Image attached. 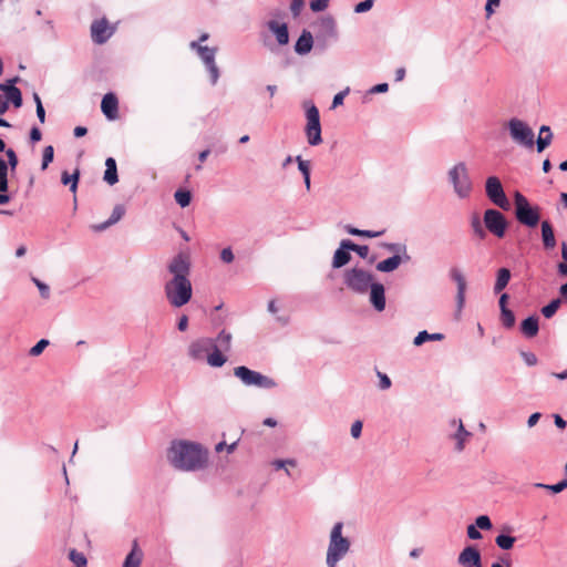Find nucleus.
I'll list each match as a JSON object with an SVG mask.
<instances>
[{"label":"nucleus","instance_id":"nucleus-1","mask_svg":"<svg viewBox=\"0 0 567 567\" xmlns=\"http://www.w3.org/2000/svg\"><path fill=\"white\" fill-rule=\"evenodd\" d=\"M166 458L178 471L198 472L207 468L209 453L200 443L181 439L171 442Z\"/></svg>","mask_w":567,"mask_h":567},{"label":"nucleus","instance_id":"nucleus-2","mask_svg":"<svg viewBox=\"0 0 567 567\" xmlns=\"http://www.w3.org/2000/svg\"><path fill=\"white\" fill-rule=\"evenodd\" d=\"M172 275L164 284V296L173 308L187 305L193 296V286L189 279L190 265L186 257L178 255L168 265Z\"/></svg>","mask_w":567,"mask_h":567},{"label":"nucleus","instance_id":"nucleus-3","mask_svg":"<svg viewBox=\"0 0 567 567\" xmlns=\"http://www.w3.org/2000/svg\"><path fill=\"white\" fill-rule=\"evenodd\" d=\"M343 523H336L329 535V544L326 554V564L328 567H338V563L343 559L351 548V542L342 535Z\"/></svg>","mask_w":567,"mask_h":567},{"label":"nucleus","instance_id":"nucleus-4","mask_svg":"<svg viewBox=\"0 0 567 567\" xmlns=\"http://www.w3.org/2000/svg\"><path fill=\"white\" fill-rule=\"evenodd\" d=\"M447 178L453 187V192L460 199H466L473 190V182L468 174V168L464 162L452 166L447 172Z\"/></svg>","mask_w":567,"mask_h":567},{"label":"nucleus","instance_id":"nucleus-5","mask_svg":"<svg viewBox=\"0 0 567 567\" xmlns=\"http://www.w3.org/2000/svg\"><path fill=\"white\" fill-rule=\"evenodd\" d=\"M504 126L507 128L511 140L518 146L532 150L535 144L533 128L518 117L509 118Z\"/></svg>","mask_w":567,"mask_h":567},{"label":"nucleus","instance_id":"nucleus-6","mask_svg":"<svg viewBox=\"0 0 567 567\" xmlns=\"http://www.w3.org/2000/svg\"><path fill=\"white\" fill-rule=\"evenodd\" d=\"M344 284L357 293H365L373 285L374 275L361 267H353L344 271Z\"/></svg>","mask_w":567,"mask_h":567},{"label":"nucleus","instance_id":"nucleus-7","mask_svg":"<svg viewBox=\"0 0 567 567\" xmlns=\"http://www.w3.org/2000/svg\"><path fill=\"white\" fill-rule=\"evenodd\" d=\"M234 375L239 379L246 386H256L259 389H274L278 384L277 382L258 371L250 370L245 365L236 367L234 369Z\"/></svg>","mask_w":567,"mask_h":567},{"label":"nucleus","instance_id":"nucleus-8","mask_svg":"<svg viewBox=\"0 0 567 567\" xmlns=\"http://www.w3.org/2000/svg\"><path fill=\"white\" fill-rule=\"evenodd\" d=\"M514 203L517 220L527 227H535L540 218L538 207H533L528 199L519 192L515 193Z\"/></svg>","mask_w":567,"mask_h":567},{"label":"nucleus","instance_id":"nucleus-9","mask_svg":"<svg viewBox=\"0 0 567 567\" xmlns=\"http://www.w3.org/2000/svg\"><path fill=\"white\" fill-rule=\"evenodd\" d=\"M233 336L226 330H221L217 338L214 339L215 346L213 352L207 355V363L213 368H220L227 362V357L223 352H227L231 347Z\"/></svg>","mask_w":567,"mask_h":567},{"label":"nucleus","instance_id":"nucleus-10","mask_svg":"<svg viewBox=\"0 0 567 567\" xmlns=\"http://www.w3.org/2000/svg\"><path fill=\"white\" fill-rule=\"evenodd\" d=\"M306 117H307V125H306L307 142L311 146H317L322 142V137H321V125H320L319 111L313 104H307Z\"/></svg>","mask_w":567,"mask_h":567},{"label":"nucleus","instance_id":"nucleus-11","mask_svg":"<svg viewBox=\"0 0 567 567\" xmlns=\"http://www.w3.org/2000/svg\"><path fill=\"white\" fill-rule=\"evenodd\" d=\"M485 192L488 199L499 208L504 210H508L511 208V203L498 177L489 176L486 179Z\"/></svg>","mask_w":567,"mask_h":567},{"label":"nucleus","instance_id":"nucleus-12","mask_svg":"<svg viewBox=\"0 0 567 567\" xmlns=\"http://www.w3.org/2000/svg\"><path fill=\"white\" fill-rule=\"evenodd\" d=\"M484 225L486 229L497 238H503L507 229V221L504 215L496 209H487L484 213Z\"/></svg>","mask_w":567,"mask_h":567},{"label":"nucleus","instance_id":"nucleus-13","mask_svg":"<svg viewBox=\"0 0 567 567\" xmlns=\"http://www.w3.org/2000/svg\"><path fill=\"white\" fill-rule=\"evenodd\" d=\"M215 341L212 338H199L189 343L187 353L195 361H207V355L213 352Z\"/></svg>","mask_w":567,"mask_h":567},{"label":"nucleus","instance_id":"nucleus-14","mask_svg":"<svg viewBox=\"0 0 567 567\" xmlns=\"http://www.w3.org/2000/svg\"><path fill=\"white\" fill-rule=\"evenodd\" d=\"M450 426L454 430L450 435V439L454 442V451L462 453L466 443L472 437V433L464 427L462 420H451Z\"/></svg>","mask_w":567,"mask_h":567},{"label":"nucleus","instance_id":"nucleus-15","mask_svg":"<svg viewBox=\"0 0 567 567\" xmlns=\"http://www.w3.org/2000/svg\"><path fill=\"white\" fill-rule=\"evenodd\" d=\"M450 277L455 281L456 291V315L458 316L465 305V292H466V279L461 269L454 267L450 270Z\"/></svg>","mask_w":567,"mask_h":567},{"label":"nucleus","instance_id":"nucleus-16","mask_svg":"<svg viewBox=\"0 0 567 567\" xmlns=\"http://www.w3.org/2000/svg\"><path fill=\"white\" fill-rule=\"evenodd\" d=\"M216 49L209 47H198V55L205 63L209 74L212 84L215 85L219 79V70L215 63Z\"/></svg>","mask_w":567,"mask_h":567},{"label":"nucleus","instance_id":"nucleus-17","mask_svg":"<svg viewBox=\"0 0 567 567\" xmlns=\"http://www.w3.org/2000/svg\"><path fill=\"white\" fill-rule=\"evenodd\" d=\"M457 564L462 567H483L480 550L474 546H466L460 553Z\"/></svg>","mask_w":567,"mask_h":567},{"label":"nucleus","instance_id":"nucleus-18","mask_svg":"<svg viewBox=\"0 0 567 567\" xmlns=\"http://www.w3.org/2000/svg\"><path fill=\"white\" fill-rule=\"evenodd\" d=\"M112 33L113 29L105 19L94 21L91 25V35L95 43H104Z\"/></svg>","mask_w":567,"mask_h":567},{"label":"nucleus","instance_id":"nucleus-19","mask_svg":"<svg viewBox=\"0 0 567 567\" xmlns=\"http://www.w3.org/2000/svg\"><path fill=\"white\" fill-rule=\"evenodd\" d=\"M370 290V302L377 311H383L385 309V296L384 286L381 282L374 281L369 288Z\"/></svg>","mask_w":567,"mask_h":567},{"label":"nucleus","instance_id":"nucleus-20","mask_svg":"<svg viewBox=\"0 0 567 567\" xmlns=\"http://www.w3.org/2000/svg\"><path fill=\"white\" fill-rule=\"evenodd\" d=\"M101 110L109 120H115L118 115L117 97L113 93H107L101 102Z\"/></svg>","mask_w":567,"mask_h":567},{"label":"nucleus","instance_id":"nucleus-21","mask_svg":"<svg viewBox=\"0 0 567 567\" xmlns=\"http://www.w3.org/2000/svg\"><path fill=\"white\" fill-rule=\"evenodd\" d=\"M411 256H392L377 264L375 268L381 272H392L399 268L402 262H409Z\"/></svg>","mask_w":567,"mask_h":567},{"label":"nucleus","instance_id":"nucleus-22","mask_svg":"<svg viewBox=\"0 0 567 567\" xmlns=\"http://www.w3.org/2000/svg\"><path fill=\"white\" fill-rule=\"evenodd\" d=\"M144 557L137 540H133L131 551L126 555L123 567H140Z\"/></svg>","mask_w":567,"mask_h":567},{"label":"nucleus","instance_id":"nucleus-23","mask_svg":"<svg viewBox=\"0 0 567 567\" xmlns=\"http://www.w3.org/2000/svg\"><path fill=\"white\" fill-rule=\"evenodd\" d=\"M124 214H125V207L123 205H116L113 208L112 214L106 221H104L102 224L92 225L91 228L94 231H103L106 228H109L110 226L116 224L124 216Z\"/></svg>","mask_w":567,"mask_h":567},{"label":"nucleus","instance_id":"nucleus-24","mask_svg":"<svg viewBox=\"0 0 567 567\" xmlns=\"http://www.w3.org/2000/svg\"><path fill=\"white\" fill-rule=\"evenodd\" d=\"M269 30L275 34L277 42L280 45H286L289 42L288 27L286 23H279L277 21L268 22Z\"/></svg>","mask_w":567,"mask_h":567},{"label":"nucleus","instance_id":"nucleus-25","mask_svg":"<svg viewBox=\"0 0 567 567\" xmlns=\"http://www.w3.org/2000/svg\"><path fill=\"white\" fill-rule=\"evenodd\" d=\"M320 35L323 38H336L337 37V27L336 21L331 16L322 17L318 21Z\"/></svg>","mask_w":567,"mask_h":567},{"label":"nucleus","instance_id":"nucleus-26","mask_svg":"<svg viewBox=\"0 0 567 567\" xmlns=\"http://www.w3.org/2000/svg\"><path fill=\"white\" fill-rule=\"evenodd\" d=\"M312 45L313 38L311 32L303 30L295 44V51L300 55H305L311 51Z\"/></svg>","mask_w":567,"mask_h":567},{"label":"nucleus","instance_id":"nucleus-27","mask_svg":"<svg viewBox=\"0 0 567 567\" xmlns=\"http://www.w3.org/2000/svg\"><path fill=\"white\" fill-rule=\"evenodd\" d=\"M542 239L546 249H553L556 246V238L554 229L549 221L544 220L542 223Z\"/></svg>","mask_w":567,"mask_h":567},{"label":"nucleus","instance_id":"nucleus-28","mask_svg":"<svg viewBox=\"0 0 567 567\" xmlns=\"http://www.w3.org/2000/svg\"><path fill=\"white\" fill-rule=\"evenodd\" d=\"M553 140V133L550 131V127L547 125H543L539 128V134L536 140L537 144V152L542 153L545 148H547Z\"/></svg>","mask_w":567,"mask_h":567},{"label":"nucleus","instance_id":"nucleus-29","mask_svg":"<svg viewBox=\"0 0 567 567\" xmlns=\"http://www.w3.org/2000/svg\"><path fill=\"white\" fill-rule=\"evenodd\" d=\"M538 329V317L536 316L528 317L520 324V330L527 338L535 337Z\"/></svg>","mask_w":567,"mask_h":567},{"label":"nucleus","instance_id":"nucleus-30","mask_svg":"<svg viewBox=\"0 0 567 567\" xmlns=\"http://www.w3.org/2000/svg\"><path fill=\"white\" fill-rule=\"evenodd\" d=\"M105 166H106V169L104 172V181L109 185H114L118 181L115 159L112 157H109L105 161Z\"/></svg>","mask_w":567,"mask_h":567},{"label":"nucleus","instance_id":"nucleus-31","mask_svg":"<svg viewBox=\"0 0 567 567\" xmlns=\"http://www.w3.org/2000/svg\"><path fill=\"white\" fill-rule=\"evenodd\" d=\"M511 271L507 268H501L497 271L496 281L494 285V292L499 293L509 282Z\"/></svg>","mask_w":567,"mask_h":567},{"label":"nucleus","instance_id":"nucleus-32","mask_svg":"<svg viewBox=\"0 0 567 567\" xmlns=\"http://www.w3.org/2000/svg\"><path fill=\"white\" fill-rule=\"evenodd\" d=\"M351 259V255L348 249L341 248V246L334 251L332 267L341 268L347 265Z\"/></svg>","mask_w":567,"mask_h":567},{"label":"nucleus","instance_id":"nucleus-33","mask_svg":"<svg viewBox=\"0 0 567 567\" xmlns=\"http://www.w3.org/2000/svg\"><path fill=\"white\" fill-rule=\"evenodd\" d=\"M444 339V334L442 333H429L423 330L417 333V336L413 340V344L415 347L422 346L426 341H441Z\"/></svg>","mask_w":567,"mask_h":567},{"label":"nucleus","instance_id":"nucleus-34","mask_svg":"<svg viewBox=\"0 0 567 567\" xmlns=\"http://www.w3.org/2000/svg\"><path fill=\"white\" fill-rule=\"evenodd\" d=\"M3 96L7 99L8 104L11 102L16 107H20L22 105V94L17 86L8 87L7 95Z\"/></svg>","mask_w":567,"mask_h":567},{"label":"nucleus","instance_id":"nucleus-35","mask_svg":"<svg viewBox=\"0 0 567 567\" xmlns=\"http://www.w3.org/2000/svg\"><path fill=\"white\" fill-rule=\"evenodd\" d=\"M80 173L79 171H75L74 174L69 175L66 171H64L61 175V182L63 185H69L70 190L72 193L76 192L78 183H79Z\"/></svg>","mask_w":567,"mask_h":567},{"label":"nucleus","instance_id":"nucleus-36","mask_svg":"<svg viewBox=\"0 0 567 567\" xmlns=\"http://www.w3.org/2000/svg\"><path fill=\"white\" fill-rule=\"evenodd\" d=\"M341 248H346L348 250L355 251L362 258H365L369 254L368 246H360V245H357L348 239H343L341 241Z\"/></svg>","mask_w":567,"mask_h":567},{"label":"nucleus","instance_id":"nucleus-37","mask_svg":"<svg viewBox=\"0 0 567 567\" xmlns=\"http://www.w3.org/2000/svg\"><path fill=\"white\" fill-rule=\"evenodd\" d=\"M515 537L504 534H501L495 538L496 545L504 550L512 549L515 544Z\"/></svg>","mask_w":567,"mask_h":567},{"label":"nucleus","instance_id":"nucleus-38","mask_svg":"<svg viewBox=\"0 0 567 567\" xmlns=\"http://www.w3.org/2000/svg\"><path fill=\"white\" fill-rule=\"evenodd\" d=\"M174 198L176 203L184 208L190 204L192 193L189 190L178 189L175 192Z\"/></svg>","mask_w":567,"mask_h":567},{"label":"nucleus","instance_id":"nucleus-39","mask_svg":"<svg viewBox=\"0 0 567 567\" xmlns=\"http://www.w3.org/2000/svg\"><path fill=\"white\" fill-rule=\"evenodd\" d=\"M383 247L391 252H394L393 256H410L408 254L406 245L400 243H385Z\"/></svg>","mask_w":567,"mask_h":567},{"label":"nucleus","instance_id":"nucleus-40","mask_svg":"<svg viewBox=\"0 0 567 567\" xmlns=\"http://www.w3.org/2000/svg\"><path fill=\"white\" fill-rule=\"evenodd\" d=\"M271 466L275 470H285L287 475H290L288 467H296L297 461L295 458L275 460L271 462Z\"/></svg>","mask_w":567,"mask_h":567},{"label":"nucleus","instance_id":"nucleus-41","mask_svg":"<svg viewBox=\"0 0 567 567\" xmlns=\"http://www.w3.org/2000/svg\"><path fill=\"white\" fill-rule=\"evenodd\" d=\"M534 486L536 488L547 489V491H550V492L557 494V493L563 492L565 488H567V480H563V481H560V482H558L557 484H554V485L536 483V484H534Z\"/></svg>","mask_w":567,"mask_h":567},{"label":"nucleus","instance_id":"nucleus-42","mask_svg":"<svg viewBox=\"0 0 567 567\" xmlns=\"http://www.w3.org/2000/svg\"><path fill=\"white\" fill-rule=\"evenodd\" d=\"M8 190V164L3 158H0V192Z\"/></svg>","mask_w":567,"mask_h":567},{"label":"nucleus","instance_id":"nucleus-43","mask_svg":"<svg viewBox=\"0 0 567 567\" xmlns=\"http://www.w3.org/2000/svg\"><path fill=\"white\" fill-rule=\"evenodd\" d=\"M559 276L567 277V244H561V261L557 265Z\"/></svg>","mask_w":567,"mask_h":567},{"label":"nucleus","instance_id":"nucleus-44","mask_svg":"<svg viewBox=\"0 0 567 567\" xmlns=\"http://www.w3.org/2000/svg\"><path fill=\"white\" fill-rule=\"evenodd\" d=\"M560 303H561V300L560 299H554L551 300L547 306H545L543 309H542V313L545 318H551L556 311L558 310V308L560 307Z\"/></svg>","mask_w":567,"mask_h":567},{"label":"nucleus","instance_id":"nucleus-45","mask_svg":"<svg viewBox=\"0 0 567 567\" xmlns=\"http://www.w3.org/2000/svg\"><path fill=\"white\" fill-rule=\"evenodd\" d=\"M501 320L503 326L507 329L513 328L515 324V316L509 309L501 310Z\"/></svg>","mask_w":567,"mask_h":567},{"label":"nucleus","instance_id":"nucleus-46","mask_svg":"<svg viewBox=\"0 0 567 567\" xmlns=\"http://www.w3.org/2000/svg\"><path fill=\"white\" fill-rule=\"evenodd\" d=\"M471 226L473 228V233L476 237H478L480 239H484L486 237V231L485 229L483 228L482 226V223L480 220V217L478 216H474L471 220Z\"/></svg>","mask_w":567,"mask_h":567},{"label":"nucleus","instance_id":"nucleus-47","mask_svg":"<svg viewBox=\"0 0 567 567\" xmlns=\"http://www.w3.org/2000/svg\"><path fill=\"white\" fill-rule=\"evenodd\" d=\"M69 558L76 565V567H82L86 565L85 556L75 549L70 550Z\"/></svg>","mask_w":567,"mask_h":567},{"label":"nucleus","instance_id":"nucleus-48","mask_svg":"<svg viewBox=\"0 0 567 567\" xmlns=\"http://www.w3.org/2000/svg\"><path fill=\"white\" fill-rule=\"evenodd\" d=\"M53 157H54L53 146H51V145L45 146L43 150L41 168L45 169L49 166V164L53 161Z\"/></svg>","mask_w":567,"mask_h":567},{"label":"nucleus","instance_id":"nucleus-49","mask_svg":"<svg viewBox=\"0 0 567 567\" xmlns=\"http://www.w3.org/2000/svg\"><path fill=\"white\" fill-rule=\"evenodd\" d=\"M48 346L49 341L47 339H41L30 349L29 354L32 357H37L41 354Z\"/></svg>","mask_w":567,"mask_h":567},{"label":"nucleus","instance_id":"nucleus-50","mask_svg":"<svg viewBox=\"0 0 567 567\" xmlns=\"http://www.w3.org/2000/svg\"><path fill=\"white\" fill-rule=\"evenodd\" d=\"M475 526L480 529L488 530L492 528V522L488 516L481 515L475 519Z\"/></svg>","mask_w":567,"mask_h":567},{"label":"nucleus","instance_id":"nucleus-51","mask_svg":"<svg viewBox=\"0 0 567 567\" xmlns=\"http://www.w3.org/2000/svg\"><path fill=\"white\" fill-rule=\"evenodd\" d=\"M296 161L298 163V168L302 176L310 175V162L302 159L301 156H297Z\"/></svg>","mask_w":567,"mask_h":567},{"label":"nucleus","instance_id":"nucleus-52","mask_svg":"<svg viewBox=\"0 0 567 567\" xmlns=\"http://www.w3.org/2000/svg\"><path fill=\"white\" fill-rule=\"evenodd\" d=\"M32 281L38 287L41 297L44 298V299H48L50 297V288H49V286L47 284L40 281L37 278H32Z\"/></svg>","mask_w":567,"mask_h":567},{"label":"nucleus","instance_id":"nucleus-53","mask_svg":"<svg viewBox=\"0 0 567 567\" xmlns=\"http://www.w3.org/2000/svg\"><path fill=\"white\" fill-rule=\"evenodd\" d=\"M520 357L528 367L536 365L538 362L537 357L533 352L522 351Z\"/></svg>","mask_w":567,"mask_h":567},{"label":"nucleus","instance_id":"nucleus-54","mask_svg":"<svg viewBox=\"0 0 567 567\" xmlns=\"http://www.w3.org/2000/svg\"><path fill=\"white\" fill-rule=\"evenodd\" d=\"M374 0H364L354 7L355 13H363L372 9Z\"/></svg>","mask_w":567,"mask_h":567},{"label":"nucleus","instance_id":"nucleus-55","mask_svg":"<svg viewBox=\"0 0 567 567\" xmlns=\"http://www.w3.org/2000/svg\"><path fill=\"white\" fill-rule=\"evenodd\" d=\"M350 89L346 87L343 91L337 93L332 101V109L338 107L343 104L344 97L349 94Z\"/></svg>","mask_w":567,"mask_h":567},{"label":"nucleus","instance_id":"nucleus-56","mask_svg":"<svg viewBox=\"0 0 567 567\" xmlns=\"http://www.w3.org/2000/svg\"><path fill=\"white\" fill-rule=\"evenodd\" d=\"M329 0H311L310 8L315 12L323 11L327 9Z\"/></svg>","mask_w":567,"mask_h":567},{"label":"nucleus","instance_id":"nucleus-57","mask_svg":"<svg viewBox=\"0 0 567 567\" xmlns=\"http://www.w3.org/2000/svg\"><path fill=\"white\" fill-rule=\"evenodd\" d=\"M220 259L226 262V264H230L234 261L235 259V256H234V252L231 250V248L227 247V248H224L221 251H220Z\"/></svg>","mask_w":567,"mask_h":567},{"label":"nucleus","instance_id":"nucleus-58","mask_svg":"<svg viewBox=\"0 0 567 567\" xmlns=\"http://www.w3.org/2000/svg\"><path fill=\"white\" fill-rule=\"evenodd\" d=\"M378 378L380 380L379 388L381 390H388L391 386V380L386 374L378 372Z\"/></svg>","mask_w":567,"mask_h":567},{"label":"nucleus","instance_id":"nucleus-59","mask_svg":"<svg viewBox=\"0 0 567 567\" xmlns=\"http://www.w3.org/2000/svg\"><path fill=\"white\" fill-rule=\"evenodd\" d=\"M362 422L361 421H354L351 425V436L353 439H359L361 436V432H362Z\"/></svg>","mask_w":567,"mask_h":567},{"label":"nucleus","instance_id":"nucleus-60","mask_svg":"<svg viewBox=\"0 0 567 567\" xmlns=\"http://www.w3.org/2000/svg\"><path fill=\"white\" fill-rule=\"evenodd\" d=\"M466 532L471 539L477 540L482 538V534L475 525H468Z\"/></svg>","mask_w":567,"mask_h":567},{"label":"nucleus","instance_id":"nucleus-61","mask_svg":"<svg viewBox=\"0 0 567 567\" xmlns=\"http://www.w3.org/2000/svg\"><path fill=\"white\" fill-rule=\"evenodd\" d=\"M237 447V442H234L229 445H226L225 442H219L216 446H215V451L217 453L221 452L224 449L227 450L228 453H233Z\"/></svg>","mask_w":567,"mask_h":567},{"label":"nucleus","instance_id":"nucleus-62","mask_svg":"<svg viewBox=\"0 0 567 567\" xmlns=\"http://www.w3.org/2000/svg\"><path fill=\"white\" fill-rule=\"evenodd\" d=\"M6 154L8 156V163L7 164L10 165V167L12 169H14L17 167V165H18V158H17V155H16L14 151L10 148V150H8L6 152Z\"/></svg>","mask_w":567,"mask_h":567},{"label":"nucleus","instance_id":"nucleus-63","mask_svg":"<svg viewBox=\"0 0 567 567\" xmlns=\"http://www.w3.org/2000/svg\"><path fill=\"white\" fill-rule=\"evenodd\" d=\"M303 7L302 0H293L290 4V10L295 17H297Z\"/></svg>","mask_w":567,"mask_h":567},{"label":"nucleus","instance_id":"nucleus-64","mask_svg":"<svg viewBox=\"0 0 567 567\" xmlns=\"http://www.w3.org/2000/svg\"><path fill=\"white\" fill-rule=\"evenodd\" d=\"M388 90H389L388 83H380V84H377V85L372 86L369 90V93H371V94L385 93V92H388Z\"/></svg>","mask_w":567,"mask_h":567}]
</instances>
